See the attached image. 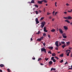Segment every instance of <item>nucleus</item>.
I'll return each instance as SVG.
<instances>
[{
    "label": "nucleus",
    "mask_w": 72,
    "mask_h": 72,
    "mask_svg": "<svg viewBox=\"0 0 72 72\" xmlns=\"http://www.w3.org/2000/svg\"><path fill=\"white\" fill-rule=\"evenodd\" d=\"M40 49L42 52L44 51L45 53H46V49H45V48H44V47H43L42 48H41Z\"/></svg>",
    "instance_id": "f257e3e1"
},
{
    "label": "nucleus",
    "mask_w": 72,
    "mask_h": 72,
    "mask_svg": "<svg viewBox=\"0 0 72 72\" xmlns=\"http://www.w3.org/2000/svg\"><path fill=\"white\" fill-rule=\"evenodd\" d=\"M52 21H54V19H52Z\"/></svg>",
    "instance_id": "bf43d9fd"
},
{
    "label": "nucleus",
    "mask_w": 72,
    "mask_h": 72,
    "mask_svg": "<svg viewBox=\"0 0 72 72\" xmlns=\"http://www.w3.org/2000/svg\"><path fill=\"white\" fill-rule=\"evenodd\" d=\"M35 6L37 8H38V7H39V6L37 5H35Z\"/></svg>",
    "instance_id": "58836bf2"
},
{
    "label": "nucleus",
    "mask_w": 72,
    "mask_h": 72,
    "mask_svg": "<svg viewBox=\"0 0 72 72\" xmlns=\"http://www.w3.org/2000/svg\"><path fill=\"white\" fill-rule=\"evenodd\" d=\"M40 60H42L41 59V58H39V59H38V61H39Z\"/></svg>",
    "instance_id": "7c9ffc66"
},
{
    "label": "nucleus",
    "mask_w": 72,
    "mask_h": 72,
    "mask_svg": "<svg viewBox=\"0 0 72 72\" xmlns=\"http://www.w3.org/2000/svg\"><path fill=\"white\" fill-rule=\"evenodd\" d=\"M65 22H67L68 23H70V22L68 20H65Z\"/></svg>",
    "instance_id": "dca6fc26"
},
{
    "label": "nucleus",
    "mask_w": 72,
    "mask_h": 72,
    "mask_svg": "<svg viewBox=\"0 0 72 72\" xmlns=\"http://www.w3.org/2000/svg\"><path fill=\"white\" fill-rule=\"evenodd\" d=\"M44 19V17H41V18H40V20L41 21H42V20H43V19Z\"/></svg>",
    "instance_id": "c756f323"
},
{
    "label": "nucleus",
    "mask_w": 72,
    "mask_h": 72,
    "mask_svg": "<svg viewBox=\"0 0 72 72\" xmlns=\"http://www.w3.org/2000/svg\"><path fill=\"white\" fill-rule=\"evenodd\" d=\"M49 63L50 66H51V65L53 64V62H52L51 61H50L49 62Z\"/></svg>",
    "instance_id": "423d86ee"
},
{
    "label": "nucleus",
    "mask_w": 72,
    "mask_h": 72,
    "mask_svg": "<svg viewBox=\"0 0 72 72\" xmlns=\"http://www.w3.org/2000/svg\"><path fill=\"white\" fill-rule=\"evenodd\" d=\"M7 70L8 72V71H10V69H8Z\"/></svg>",
    "instance_id": "13d9d810"
},
{
    "label": "nucleus",
    "mask_w": 72,
    "mask_h": 72,
    "mask_svg": "<svg viewBox=\"0 0 72 72\" xmlns=\"http://www.w3.org/2000/svg\"><path fill=\"white\" fill-rule=\"evenodd\" d=\"M54 59V57H52L51 58V60H53Z\"/></svg>",
    "instance_id": "cd10ccee"
},
{
    "label": "nucleus",
    "mask_w": 72,
    "mask_h": 72,
    "mask_svg": "<svg viewBox=\"0 0 72 72\" xmlns=\"http://www.w3.org/2000/svg\"><path fill=\"white\" fill-rule=\"evenodd\" d=\"M0 72H3V71L1 70L0 69Z\"/></svg>",
    "instance_id": "69168bd1"
},
{
    "label": "nucleus",
    "mask_w": 72,
    "mask_h": 72,
    "mask_svg": "<svg viewBox=\"0 0 72 72\" xmlns=\"http://www.w3.org/2000/svg\"><path fill=\"white\" fill-rule=\"evenodd\" d=\"M52 70H53V71H55L56 70L55 68H52L51 69V71Z\"/></svg>",
    "instance_id": "ddd939ff"
},
{
    "label": "nucleus",
    "mask_w": 72,
    "mask_h": 72,
    "mask_svg": "<svg viewBox=\"0 0 72 72\" xmlns=\"http://www.w3.org/2000/svg\"><path fill=\"white\" fill-rule=\"evenodd\" d=\"M48 53L50 54H51V51H49L48 52Z\"/></svg>",
    "instance_id": "a878e982"
},
{
    "label": "nucleus",
    "mask_w": 72,
    "mask_h": 72,
    "mask_svg": "<svg viewBox=\"0 0 72 72\" xmlns=\"http://www.w3.org/2000/svg\"><path fill=\"white\" fill-rule=\"evenodd\" d=\"M33 60H35V57H34L33 58Z\"/></svg>",
    "instance_id": "4d7b16f0"
},
{
    "label": "nucleus",
    "mask_w": 72,
    "mask_h": 72,
    "mask_svg": "<svg viewBox=\"0 0 72 72\" xmlns=\"http://www.w3.org/2000/svg\"><path fill=\"white\" fill-rule=\"evenodd\" d=\"M66 5H67V6H69V4L67 3L66 4Z\"/></svg>",
    "instance_id": "3c124183"
},
{
    "label": "nucleus",
    "mask_w": 72,
    "mask_h": 72,
    "mask_svg": "<svg viewBox=\"0 0 72 72\" xmlns=\"http://www.w3.org/2000/svg\"><path fill=\"white\" fill-rule=\"evenodd\" d=\"M55 13V11H54L53 12V15H54V14Z\"/></svg>",
    "instance_id": "a19ab883"
},
{
    "label": "nucleus",
    "mask_w": 72,
    "mask_h": 72,
    "mask_svg": "<svg viewBox=\"0 0 72 72\" xmlns=\"http://www.w3.org/2000/svg\"><path fill=\"white\" fill-rule=\"evenodd\" d=\"M69 49H70V50H71V49H72V48H71V47H69Z\"/></svg>",
    "instance_id": "de8ad7c7"
},
{
    "label": "nucleus",
    "mask_w": 72,
    "mask_h": 72,
    "mask_svg": "<svg viewBox=\"0 0 72 72\" xmlns=\"http://www.w3.org/2000/svg\"><path fill=\"white\" fill-rule=\"evenodd\" d=\"M46 35L45 33H44L43 34V36H46Z\"/></svg>",
    "instance_id": "c03bdc74"
},
{
    "label": "nucleus",
    "mask_w": 72,
    "mask_h": 72,
    "mask_svg": "<svg viewBox=\"0 0 72 72\" xmlns=\"http://www.w3.org/2000/svg\"><path fill=\"white\" fill-rule=\"evenodd\" d=\"M55 58H57V60H58V59H59V58H58V57L55 56Z\"/></svg>",
    "instance_id": "c9c22d12"
},
{
    "label": "nucleus",
    "mask_w": 72,
    "mask_h": 72,
    "mask_svg": "<svg viewBox=\"0 0 72 72\" xmlns=\"http://www.w3.org/2000/svg\"><path fill=\"white\" fill-rule=\"evenodd\" d=\"M68 69H72V68H71Z\"/></svg>",
    "instance_id": "09e8293b"
},
{
    "label": "nucleus",
    "mask_w": 72,
    "mask_h": 72,
    "mask_svg": "<svg viewBox=\"0 0 72 72\" xmlns=\"http://www.w3.org/2000/svg\"><path fill=\"white\" fill-rule=\"evenodd\" d=\"M68 51H69V52H68ZM66 53H68V54H67V56H68L69 55V53H71V50H66Z\"/></svg>",
    "instance_id": "f03ea898"
},
{
    "label": "nucleus",
    "mask_w": 72,
    "mask_h": 72,
    "mask_svg": "<svg viewBox=\"0 0 72 72\" xmlns=\"http://www.w3.org/2000/svg\"><path fill=\"white\" fill-rule=\"evenodd\" d=\"M43 39H44V37H41V38H40V39H41V40H43Z\"/></svg>",
    "instance_id": "ea45409f"
},
{
    "label": "nucleus",
    "mask_w": 72,
    "mask_h": 72,
    "mask_svg": "<svg viewBox=\"0 0 72 72\" xmlns=\"http://www.w3.org/2000/svg\"><path fill=\"white\" fill-rule=\"evenodd\" d=\"M45 25H42V24H41V28H43V27H44V26Z\"/></svg>",
    "instance_id": "5701e85b"
},
{
    "label": "nucleus",
    "mask_w": 72,
    "mask_h": 72,
    "mask_svg": "<svg viewBox=\"0 0 72 72\" xmlns=\"http://www.w3.org/2000/svg\"><path fill=\"white\" fill-rule=\"evenodd\" d=\"M63 60H62L60 61V63H63Z\"/></svg>",
    "instance_id": "f704fd0d"
},
{
    "label": "nucleus",
    "mask_w": 72,
    "mask_h": 72,
    "mask_svg": "<svg viewBox=\"0 0 72 72\" xmlns=\"http://www.w3.org/2000/svg\"><path fill=\"white\" fill-rule=\"evenodd\" d=\"M55 50H58V48H55Z\"/></svg>",
    "instance_id": "4c0bfd02"
},
{
    "label": "nucleus",
    "mask_w": 72,
    "mask_h": 72,
    "mask_svg": "<svg viewBox=\"0 0 72 72\" xmlns=\"http://www.w3.org/2000/svg\"><path fill=\"white\" fill-rule=\"evenodd\" d=\"M49 14H51V13H49L48 12L47 13V15H49Z\"/></svg>",
    "instance_id": "e433bc0d"
},
{
    "label": "nucleus",
    "mask_w": 72,
    "mask_h": 72,
    "mask_svg": "<svg viewBox=\"0 0 72 72\" xmlns=\"http://www.w3.org/2000/svg\"><path fill=\"white\" fill-rule=\"evenodd\" d=\"M51 16H50L49 17V19H51Z\"/></svg>",
    "instance_id": "0e129e2a"
},
{
    "label": "nucleus",
    "mask_w": 72,
    "mask_h": 72,
    "mask_svg": "<svg viewBox=\"0 0 72 72\" xmlns=\"http://www.w3.org/2000/svg\"><path fill=\"white\" fill-rule=\"evenodd\" d=\"M68 12H69V13H71V12H72V11H70L69 10H68Z\"/></svg>",
    "instance_id": "37998d69"
},
{
    "label": "nucleus",
    "mask_w": 72,
    "mask_h": 72,
    "mask_svg": "<svg viewBox=\"0 0 72 72\" xmlns=\"http://www.w3.org/2000/svg\"><path fill=\"white\" fill-rule=\"evenodd\" d=\"M63 37L64 38V39H66L67 38V36L66 35H64Z\"/></svg>",
    "instance_id": "c85d7f7f"
},
{
    "label": "nucleus",
    "mask_w": 72,
    "mask_h": 72,
    "mask_svg": "<svg viewBox=\"0 0 72 72\" xmlns=\"http://www.w3.org/2000/svg\"><path fill=\"white\" fill-rule=\"evenodd\" d=\"M57 12H56L55 13V15H57Z\"/></svg>",
    "instance_id": "e2e57ef3"
},
{
    "label": "nucleus",
    "mask_w": 72,
    "mask_h": 72,
    "mask_svg": "<svg viewBox=\"0 0 72 72\" xmlns=\"http://www.w3.org/2000/svg\"><path fill=\"white\" fill-rule=\"evenodd\" d=\"M63 54H64L63 53L61 54L60 55V57H63Z\"/></svg>",
    "instance_id": "b1692460"
},
{
    "label": "nucleus",
    "mask_w": 72,
    "mask_h": 72,
    "mask_svg": "<svg viewBox=\"0 0 72 72\" xmlns=\"http://www.w3.org/2000/svg\"><path fill=\"white\" fill-rule=\"evenodd\" d=\"M35 21L36 22V24H38V23H39V21H38L39 20H38V19H37V18H36L35 19Z\"/></svg>",
    "instance_id": "7ed1b4c3"
},
{
    "label": "nucleus",
    "mask_w": 72,
    "mask_h": 72,
    "mask_svg": "<svg viewBox=\"0 0 72 72\" xmlns=\"http://www.w3.org/2000/svg\"><path fill=\"white\" fill-rule=\"evenodd\" d=\"M43 45H44V46H45V45H46V44L45 43H43Z\"/></svg>",
    "instance_id": "79ce46f5"
},
{
    "label": "nucleus",
    "mask_w": 72,
    "mask_h": 72,
    "mask_svg": "<svg viewBox=\"0 0 72 72\" xmlns=\"http://www.w3.org/2000/svg\"><path fill=\"white\" fill-rule=\"evenodd\" d=\"M61 43L62 44H65V42H61Z\"/></svg>",
    "instance_id": "2f4dec72"
},
{
    "label": "nucleus",
    "mask_w": 72,
    "mask_h": 72,
    "mask_svg": "<svg viewBox=\"0 0 72 72\" xmlns=\"http://www.w3.org/2000/svg\"><path fill=\"white\" fill-rule=\"evenodd\" d=\"M48 48L49 49H53V47H51H51H49Z\"/></svg>",
    "instance_id": "412c9836"
},
{
    "label": "nucleus",
    "mask_w": 72,
    "mask_h": 72,
    "mask_svg": "<svg viewBox=\"0 0 72 72\" xmlns=\"http://www.w3.org/2000/svg\"><path fill=\"white\" fill-rule=\"evenodd\" d=\"M40 31H39L38 32H37V33H36V34H37V35H39V33H40Z\"/></svg>",
    "instance_id": "bb28decb"
},
{
    "label": "nucleus",
    "mask_w": 72,
    "mask_h": 72,
    "mask_svg": "<svg viewBox=\"0 0 72 72\" xmlns=\"http://www.w3.org/2000/svg\"><path fill=\"white\" fill-rule=\"evenodd\" d=\"M31 3H35V0H32L31 2Z\"/></svg>",
    "instance_id": "f3484780"
},
{
    "label": "nucleus",
    "mask_w": 72,
    "mask_h": 72,
    "mask_svg": "<svg viewBox=\"0 0 72 72\" xmlns=\"http://www.w3.org/2000/svg\"><path fill=\"white\" fill-rule=\"evenodd\" d=\"M41 24H42L43 25H44L45 24V22L44 21V22H42L41 23Z\"/></svg>",
    "instance_id": "9b49d317"
},
{
    "label": "nucleus",
    "mask_w": 72,
    "mask_h": 72,
    "mask_svg": "<svg viewBox=\"0 0 72 72\" xmlns=\"http://www.w3.org/2000/svg\"><path fill=\"white\" fill-rule=\"evenodd\" d=\"M59 31H60V32L62 34L63 33V32L62 30H61L60 29H59Z\"/></svg>",
    "instance_id": "0eeeda50"
},
{
    "label": "nucleus",
    "mask_w": 72,
    "mask_h": 72,
    "mask_svg": "<svg viewBox=\"0 0 72 72\" xmlns=\"http://www.w3.org/2000/svg\"><path fill=\"white\" fill-rule=\"evenodd\" d=\"M41 38L38 39L37 40V41H41Z\"/></svg>",
    "instance_id": "f8f14e48"
},
{
    "label": "nucleus",
    "mask_w": 72,
    "mask_h": 72,
    "mask_svg": "<svg viewBox=\"0 0 72 72\" xmlns=\"http://www.w3.org/2000/svg\"><path fill=\"white\" fill-rule=\"evenodd\" d=\"M48 37L49 38H50V37H51L50 36V35H48Z\"/></svg>",
    "instance_id": "a18cd8bd"
},
{
    "label": "nucleus",
    "mask_w": 72,
    "mask_h": 72,
    "mask_svg": "<svg viewBox=\"0 0 72 72\" xmlns=\"http://www.w3.org/2000/svg\"><path fill=\"white\" fill-rule=\"evenodd\" d=\"M43 11L44 12H45V8H44Z\"/></svg>",
    "instance_id": "6e6d98bb"
},
{
    "label": "nucleus",
    "mask_w": 72,
    "mask_h": 72,
    "mask_svg": "<svg viewBox=\"0 0 72 72\" xmlns=\"http://www.w3.org/2000/svg\"><path fill=\"white\" fill-rule=\"evenodd\" d=\"M44 32H48V30H46V27H44Z\"/></svg>",
    "instance_id": "39448f33"
},
{
    "label": "nucleus",
    "mask_w": 72,
    "mask_h": 72,
    "mask_svg": "<svg viewBox=\"0 0 72 72\" xmlns=\"http://www.w3.org/2000/svg\"><path fill=\"white\" fill-rule=\"evenodd\" d=\"M64 14H67V12H64Z\"/></svg>",
    "instance_id": "052dcab7"
},
{
    "label": "nucleus",
    "mask_w": 72,
    "mask_h": 72,
    "mask_svg": "<svg viewBox=\"0 0 72 72\" xmlns=\"http://www.w3.org/2000/svg\"><path fill=\"white\" fill-rule=\"evenodd\" d=\"M38 4H42V3H41V1H38Z\"/></svg>",
    "instance_id": "a211bd4d"
},
{
    "label": "nucleus",
    "mask_w": 72,
    "mask_h": 72,
    "mask_svg": "<svg viewBox=\"0 0 72 72\" xmlns=\"http://www.w3.org/2000/svg\"><path fill=\"white\" fill-rule=\"evenodd\" d=\"M55 30L53 29L51 30V32H55Z\"/></svg>",
    "instance_id": "4be33fe9"
},
{
    "label": "nucleus",
    "mask_w": 72,
    "mask_h": 72,
    "mask_svg": "<svg viewBox=\"0 0 72 72\" xmlns=\"http://www.w3.org/2000/svg\"><path fill=\"white\" fill-rule=\"evenodd\" d=\"M31 39V41H32V40H33L32 38L31 39Z\"/></svg>",
    "instance_id": "338daca9"
},
{
    "label": "nucleus",
    "mask_w": 72,
    "mask_h": 72,
    "mask_svg": "<svg viewBox=\"0 0 72 72\" xmlns=\"http://www.w3.org/2000/svg\"><path fill=\"white\" fill-rule=\"evenodd\" d=\"M64 28L65 30H68V28L67 27V26H64Z\"/></svg>",
    "instance_id": "2eb2a0df"
},
{
    "label": "nucleus",
    "mask_w": 72,
    "mask_h": 72,
    "mask_svg": "<svg viewBox=\"0 0 72 72\" xmlns=\"http://www.w3.org/2000/svg\"><path fill=\"white\" fill-rule=\"evenodd\" d=\"M64 18H65V19H68V18H67V17H64Z\"/></svg>",
    "instance_id": "49530a36"
},
{
    "label": "nucleus",
    "mask_w": 72,
    "mask_h": 72,
    "mask_svg": "<svg viewBox=\"0 0 72 72\" xmlns=\"http://www.w3.org/2000/svg\"><path fill=\"white\" fill-rule=\"evenodd\" d=\"M57 2H55V5H57Z\"/></svg>",
    "instance_id": "680f3d73"
},
{
    "label": "nucleus",
    "mask_w": 72,
    "mask_h": 72,
    "mask_svg": "<svg viewBox=\"0 0 72 72\" xmlns=\"http://www.w3.org/2000/svg\"><path fill=\"white\" fill-rule=\"evenodd\" d=\"M41 2L42 3H43V2H44V0H42V1H41Z\"/></svg>",
    "instance_id": "5fc2aeb1"
},
{
    "label": "nucleus",
    "mask_w": 72,
    "mask_h": 72,
    "mask_svg": "<svg viewBox=\"0 0 72 72\" xmlns=\"http://www.w3.org/2000/svg\"><path fill=\"white\" fill-rule=\"evenodd\" d=\"M35 10V8H33V10L34 11Z\"/></svg>",
    "instance_id": "774afa93"
},
{
    "label": "nucleus",
    "mask_w": 72,
    "mask_h": 72,
    "mask_svg": "<svg viewBox=\"0 0 72 72\" xmlns=\"http://www.w3.org/2000/svg\"><path fill=\"white\" fill-rule=\"evenodd\" d=\"M66 46H68V45H69L70 44V42H66Z\"/></svg>",
    "instance_id": "1a4fd4ad"
},
{
    "label": "nucleus",
    "mask_w": 72,
    "mask_h": 72,
    "mask_svg": "<svg viewBox=\"0 0 72 72\" xmlns=\"http://www.w3.org/2000/svg\"><path fill=\"white\" fill-rule=\"evenodd\" d=\"M35 12L36 14H39V12H38L37 11H35Z\"/></svg>",
    "instance_id": "393cba45"
},
{
    "label": "nucleus",
    "mask_w": 72,
    "mask_h": 72,
    "mask_svg": "<svg viewBox=\"0 0 72 72\" xmlns=\"http://www.w3.org/2000/svg\"><path fill=\"white\" fill-rule=\"evenodd\" d=\"M49 59V58H45V60H46V61H48V60Z\"/></svg>",
    "instance_id": "6ab92c4d"
},
{
    "label": "nucleus",
    "mask_w": 72,
    "mask_h": 72,
    "mask_svg": "<svg viewBox=\"0 0 72 72\" xmlns=\"http://www.w3.org/2000/svg\"><path fill=\"white\" fill-rule=\"evenodd\" d=\"M52 56H53V57H54V56H55V55H56V54H55V53H53L52 54Z\"/></svg>",
    "instance_id": "4468645a"
},
{
    "label": "nucleus",
    "mask_w": 72,
    "mask_h": 72,
    "mask_svg": "<svg viewBox=\"0 0 72 72\" xmlns=\"http://www.w3.org/2000/svg\"><path fill=\"white\" fill-rule=\"evenodd\" d=\"M4 64H1L0 65V66L1 67H4Z\"/></svg>",
    "instance_id": "aec40b11"
},
{
    "label": "nucleus",
    "mask_w": 72,
    "mask_h": 72,
    "mask_svg": "<svg viewBox=\"0 0 72 72\" xmlns=\"http://www.w3.org/2000/svg\"><path fill=\"white\" fill-rule=\"evenodd\" d=\"M67 18H68V19H69L70 20L72 19V17H71V16L68 17H67Z\"/></svg>",
    "instance_id": "6e6552de"
},
{
    "label": "nucleus",
    "mask_w": 72,
    "mask_h": 72,
    "mask_svg": "<svg viewBox=\"0 0 72 72\" xmlns=\"http://www.w3.org/2000/svg\"><path fill=\"white\" fill-rule=\"evenodd\" d=\"M52 60H53V62H54L55 63V62H56V60H55V59H54Z\"/></svg>",
    "instance_id": "473e14b6"
},
{
    "label": "nucleus",
    "mask_w": 72,
    "mask_h": 72,
    "mask_svg": "<svg viewBox=\"0 0 72 72\" xmlns=\"http://www.w3.org/2000/svg\"><path fill=\"white\" fill-rule=\"evenodd\" d=\"M40 65H41V66H43V65H44V64H42V63H41L40 64Z\"/></svg>",
    "instance_id": "864d4df0"
},
{
    "label": "nucleus",
    "mask_w": 72,
    "mask_h": 72,
    "mask_svg": "<svg viewBox=\"0 0 72 72\" xmlns=\"http://www.w3.org/2000/svg\"><path fill=\"white\" fill-rule=\"evenodd\" d=\"M39 12H40V13H41L42 12L41 11H40V10H39Z\"/></svg>",
    "instance_id": "603ef678"
},
{
    "label": "nucleus",
    "mask_w": 72,
    "mask_h": 72,
    "mask_svg": "<svg viewBox=\"0 0 72 72\" xmlns=\"http://www.w3.org/2000/svg\"><path fill=\"white\" fill-rule=\"evenodd\" d=\"M55 44L57 47H58L59 45H58V41H56L55 42Z\"/></svg>",
    "instance_id": "20e7f679"
},
{
    "label": "nucleus",
    "mask_w": 72,
    "mask_h": 72,
    "mask_svg": "<svg viewBox=\"0 0 72 72\" xmlns=\"http://www.w3.org/2000/svg\"><path fill=\"white\" fill-rule=\"evenodd\" d=\"M68 64V62H66L65 63V65H66V64Z\"/></svg>",
    "instance_id": "8fccbe9b"
},
{
    "label": "nucleus",
    "mask_w": 72,
    "mask_h": 72,
    "mask_svg": "<svg viewBox=\"0 0 72 72\" xmlns=\"http://www.w3.org/2000/svg\"><path fill=\"white\" fill-rule=\"evenodd\" d=\"M66 46V45L64 44L62 46V48L63 49H64Z\"/></svg>",
    "instance_id": "9d476101"
},
{
    "label": "nucleus",
    "mask_w": 72,
    "mask_h": 72,
    "mask_svg": "<svg viewBox=\"0 0 72 72\" xmlns=\"http://www.w3.org/2000/svg\"><path fill=\"white\" fill-rule=\"evenodd\" d=\"M44 3H48V1H46V0H44Z\"/></svg>",
    "instance_id": "72a5a7b5"
}]
</instances>
